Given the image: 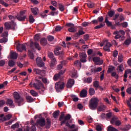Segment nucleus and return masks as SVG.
Masks as SVG:
<instances>
[{"label":"nucleus","instance_id":"f257e3e1","mask_svg":"<svg viewBox=\"0 0 131 131\" xmlns=\"http://www.w3.org/2000/svg\"><path fill=\"white\" fill-rule=\"evenodd\" d=\"M71 115L68 114L64 117L63 120L61 121L60 124L61 125H63V124H66V126L69 127L70 129H72V128H75V125L72 124L71 125L70 123H72V120L71 119Z\"/></svg>","mask_w":131,"mask_h":131},{"label":"nucleus","instance_id":"f03ea898","mask_svg":"<svg viewBox=\"0 0 131 131\" xmlns=\"http://www.w3.org/2000/svg\"><path fill=\"white\" fill-rule=\"evenodd\" d=\"M99 105V99L97 98H93L89 102V108L91 110H96Z\"/></svg>","mask_w":131,"mask_h":131},{"label":"nucleus","instance_id":"7ed1b4c3","mask_svg":"<svg viewBox=\"0 0 131 131\" xmlns=\"http://www.w3.org/2000/svg\"><path fill=\"white\" fill-rule=\"evenodd\" d=\"M35 82L33 84V88H34L35 90L37 91H39V90H41V92H45V90L42 89H45V85L42 83L41 81L36 79Z\"/></svg>","mask_w":131,"mask_h":131},{"label":"nucleus","instance_id":"20e7f679","mask_svg":"<svg viewBox=\"0 0 131 131\" xmlns=\"http://www.w3.org/2000/svg\"><path fill=\"white\" fill-rule=\"evenodd\" d=\"M13 97L15 99V103H17L18 106H21V105L23 104L22 103L24 102V99L21 97L18 92H14L13 93Z\"/></svg>","mask_w":131,"mask_h":131},{"label":"nucleus","instance_id":"39448f33","mask_svg":"<svg viewBox=\"0 0 131 131\" xmlns=\"http://www.w3.org/2000/svg\"><path fill=\"white\" fill-rule=\"evenodd\" d=\"M48 58H50V60H51V62L50 63V67L51 68H53V67H55V65H56V58H55V55H54V53L53 52H49L48 53Z\"/></svg>","mask_w":131,"mask_h":131},{"label":"nucleus","instance_id":"423d86ee","mask_svg":"<svg viewBox=\"0 0 131 131\" xmlns=\"http://www.w3.org/2000/svg\"><path fill=\"white\" fill-rule=\"evenodd\" d=\"M111 124H115L116 126H119L121 125V121L118 120V118L116 117H113L111 120Z\"/></svg>","mask_w":131,"mask_h":131},{"label":"nucleus","instance_id":"0eeeda50","mask_svg":"<svg viewBox=\"0 0 131 131\" xmlns=\"http://www.w3.org/2000/svg\"><path fill=\"white\" fill-rule=\"evenodd\" d=\"M65 86L64 82H57L55 83V89L57 92H60V90H63Z\"/></svg>","mask_w":131,"mask_h":131},{"label":"nucleus","instance_id":"6e6552de","mask_svg":"<svg viewBox=\"0 0 131 131\" xmlns=\"http://www.w3.org/2000/svg\"><path fill=\"white\" fill-rule=\"evenodd\" d=\"M30 47L32 50H34L35 48L38 50V51H40L41 50V48L39 46V43L35 41L34 42H31L30 43Z\"/></svg>","mask_w":131,"mask_h":131},{"label":"nucleus","instance_id":"1a4fd4ad","mask_svg":"<svg viewBox=\"0 0 131 131\" xmlns=\"http://www.w3.org/2000/svg\"><path fill=\"white\" fill-rule=\"evenodd\" d=\"M16 49L20 53H22L23 51L26 52V46H25V44L18 43L16 46Z\"/></svg>","mask_w":131,"mask_h":131},{"label":"nucleus","instance_id":"9d476101","mask_svg":"<svg viewBox=\"0 0 131 131\" xmlns=\"http://www.w3.org/2000/svg\"><path fill=\"white\" fill-rule=\"evenodd\" d=\"M93 61L96 64V65H102L104 62L99 57H93Z\"/></svg>","mask_w":131,"mask_h":131},{"label":"nucleus","instance_id":"9b49d317","mask_svg":"<svg viewBox=\"0 0 131 131\" xmlns=\"http://www.w3.org/2000/svg\"><path fill=\"white\" fill-rule=\"evenodd\" d=\"M36 62L38 67H39L40 68L45 66V62L42 61V59L41 57H37L36 59Z\"/></svg>","mask_w":131,"mask_h":131},{"label":"nucleus","instance_id":"f8f14e48","mask_svg":"<svg viewBox=\"0 0 131 131\" xmlns=\"http://www.w3.org/2000/svg\"><path fill=\"white\" fill-rule=\"evenodd\" d=\"M37 123L40 126H45V125H46V120L45 118H41L37 120Z\"/></svg>","mask_w":131,"mask_h":131},{"label":"nucleus","instance_id":"ddd939ff","mask_svg":"<svg viewBox=\"0 0 131 131\" xmlns=\"http://www.w3.org/2000/svg\"><path fill=\"white\" fill-rule=\"evenodd\" d=\"M74 85V80L72 79H70L66 84V86L68 89H71L72 86Z\"/></svg>","mask_w":131,"mask_h":131},{"label":"nucleus","instance_id":"4468645a","mask_svg":"<svg viewBox=\"0 0 131 131\" xmlns=\"http://www.w3.org/2000/svg\"><path fill=\"white\" fill-rule=\"evenodd\" d=\"M80 60L82 63H85L86 62V54L85 53H80Z\"/></svg>","mask_w":131,"mask_h":131},{"label":"nucleus","instance_id":"2eb2a0df","mask_svg":"<svg viewBox=\"0 0 131 131\" xmlns=\"http://www.w3.org/2000/svg\"><path fill=\"white\" fill-rule=\"evenodd\" d=\"M103 68H102V67H99L97 68V69H95V68H92L91 69L90 71L91 72V73H94V74H96V73H97V72H100L101 71H102Z\"/></svg>","mask_w":131,"mask_h":131},{"label":"nucleus","instance_id":"dca6fc26","mask_svg":"<svg viewBox=\"0 0 131 131\" xmlns=\"http://www.w3.org/2000/svg\"><path fill=\"white\" fill-rule=\"evenodd\" d=\"M16 18L18 20V21H21V22H23L25 21V19H26V15H21L20 14H18Z\"/></svg>","mask_w":131,"mask_h":131},{"label":"nucleus","instance_id":"f3484780","mask_svg":"<svg viewBox=\"0 0 131 131\" xmlns=\"http://www.w3.org/2000/svg\"><path fill=\"white\" fill-rule=\"evenodd\" d=\"M40 45L43 47L47 46L48 44V40L46 38H42L40 40Z\"/></svg>","mask_w":131,"mask_h":131},{"label":"nucleus","instance_id":"a211bd4d","mask_svg":"<svg viewBox=\"0 0 131 131\" xmlns=\"http://www.w3.org/2000/svg\"><path fill=\"white\" fill-rule=\"evenodd\" d=\"M88 91H86V90H85V89L82 90L80 93V97L81 98H85V97H86Z\"/></svg>","mask_w":131,"mask_h":131},{"label":"nucleus","instance_id":"6ab92c4d","mask_svg":"<svg viewBox=\"0 0 131 131\" xmlns=\"http://www.w3.org/2000/svg\"><path fill=\"white\" fill-rule=\"evenodd\" d=\"M107 108V106L105 105H100L98 108L97 110L99 112H101V111H105V110Z\"/></svg>","mask_w":131,"mask_h":131},{"label":"nucleus","instance_id":"aec40b11","mask_svg":"<svg viewBox=\"0 0 131 131\" xmlns=\"http://www.w3.org/2000/svg\"><path fill=\"white\" fill-rule=\"evenodd\" d=\"M93 81V78L92 77H89L84 79V82L85 83H92Z\"/></svg>","mask_w":131,"mask_h":131},{"label":"nucleus","instance_id":"412c9836","mask_svg":"<svg viewBox=\"0 0 131 131\" xmlns=\"http://www.w3.org/2000/svg\"><path fill=\"white\" fill-rule=\"evenodd\" d=\"M60 51H61V47H58L54 49V52L55 56H59L60 55Z\"/></svg>","mask_w":131,"mask_h":131},{"label":"nucleus","instance_id":"4be33fe9","mask_svg":"<svg viewBox=\"0 0 131 131\" xmlns=\"http://www.w3.org/2000/svg\"><path fill=\"white\" fill-rule=\"evenodd\" d=\"M18 54L16 52H13L11 54V59L12 60H17Z\"/></svg>","mask_w":131,"mask_h":131},{"label":"nucleus","instance_id":"5701e85b","mask_svg":"<svg viewBox=\"0 0 131 131\" xmlns=\"http://www.w3.org/2000/svg\"><path fill=\"white\" fill-rule=\"evenodd\" d=\"M46 123H45L46 128H50L51 127V120L49 118H47L46 119Z\"/></svg>","mask_w":131,"mask_h":131},{"label":"nucleus","instance_id":"b1692460","mask_svg":"<svg viewBox=\"0 0 131 131\" xmlns=\"http://www.w3.org/2000/svg\"><path fill=\"white\" fill-rule=\"evenodd\" d=\"M60 114V111H56L53 113V116L55 119L59 117V114Z\"/></svg>","mask_w":131,"mask_h":131},{"label":"nucleus","instance_id":"393cba45","mask_svg":"<svg viewBox=\"0 0 131 131\" xmlns=\"http://www.w3.org/2000/svg\"><path fill=\"white\" fill-rule=\"evenodd\" d=\"M107 15H108V17L112 18V17H113L114 16V15H115V11L114 10L109 11L107 12Z\"/></svg>","mask_w":131,"mask_h":131},{"label":"nucleus","instance_id":"a878e982","mask_svg":"<svg viewBox=\"0 0 131 131\" xmlns=\"http://www.w3.org/2000/svg\"><path fill=\"white\" fill-rule=\"evenodd\" d=\"M117 70L118 71H119V72H122L124 70V68L123 67V64H121L120 65H119L118 67Z\"/></svg>","mask_w":131,"mask_h":131},{"label":"nucleus","instance_id":"bb28decb","mask_svg":"<svg viewBox=\"0 0 131 131\" xmlns=\"http://www.w3.org/2000/svg\"><path fill=\"white\" fill-rule=\"evenodd\" d=\"M14 103V101L12 100V99H8L6 101V104L8 106H13V104Z\"/></svg>","mask_w":131,"mask_h":131},{"label":"nucleus","instance_id":"cd10ccee","mask_svg":"<svg viewBox=\"0 0 131 131\" xmlns=\"http://www.w3.org/2000/svg\"><path fill=\"white\" fill-rule=\"evenodd\" d=\"M33 72H34L36 74H38L39 75H40V74H41V72H42V71L38 69H34Z\"/></svg>","mask_w":131,"mask_h":131},{"label":"nucleus","instance_id":"c85d7f7f","mask_svg":"<svg viewBox=\"0 0 131 131\" xmlns=\"http://www.w3.org/2000/svg\"><path fill=\"white\" fill-rule=\"evenodd\" d=\"M5 25V28H6V29H7V30H9V29H10L11 28V27H12V26H11V24H10L8 22H6L4 24Z\"/></svg>","mask_w":131,"mask_h":131},{"label":"nucleus","instance_id":"c756f323","mask_svg":"<svg viewBox=\"0 0 131 131\" xmlns=\"http://www.w3.org/2000/svg\"><path fill=\"white\" fill-rule=\"evenodd\" d=\"M93 86H94V88H95V89H98V88L100 87V83L98 81H95L93 82Z\"/></svg>","mask_w":131,"mask_h":131},{"label":"nucleus","instance_id":"7c9ffc66","mask_svg":"<svg viewBox=\"0 0 131 131\" xmlns=\"http://www.w3.org/2000/svg\"><path fill=\"white\" fill-rule=\"evenodd\" d=\"M26 99L28 103H32V102H33V98H32L31 96H27Z\"/></svg>","mask_w":131,"mask_h":131},{"label":"nucleus","instance_id":"2f4dec72","mask_svg":"<svg viewBox=\"0 0 131 131\" xmlns=\"http://www.w3.org/2000/svg\"><path fill=\"white\" fill-rule=\"evenodd\" d=\"M85 32H83V31H81L79 30L78 32H77L75 34L76 36H79L80 35H83Z\"/></svg>","mask_w":131,"mask_h":131},{"label":"nucleus","instance_id":"473e14b6","mask_svg":"<svg viewBox=\"0 0 131 131\" xmlns=\"http://www.w3.org/2000/svg\"><path fill=\"white\" fill-rule=\"evenodd\" d=\"M64 118H65V113L64 112H62L60 116H59V121H62V120H63Z\"/></svg>","mask_w":131,"mask_h":131},{"label":"nucleus","instance_id":"72a5a7b5","mask_svg":"<svg viewBox=\"0 0 131 131\" xmlns=\"http://www.w3.org/2000/svg\"><path fill=\"white\" fill-rule=\"evenodd\" d=\"M86 5L88 6V8L93 9V8L95 7V3L93 2H89V3H86Z\"/></svg>","mask_w":131,"mask_h":131},{"label":"nucleus","instance_id":"f704fd0d","mask_svg":"<svg viewBox=\"0 0 131 131\" xmlns=\"http://www.w3.org/2000/svg\"><path fill=\"white\" fill-rule=\"evenodd\" d=\"M107 131H118V130H117L115 127L110 125L107 127Z\"/></svg>","mask_w":131,"mask_h":131},{"label":"nucleus","instance_id":"c9c22d12","mask_svg":"<svg viewBox=\"0 0 131 131\" xmlns=\"http://www.w3.org/2000/svg\"><path fill=\"white\" fill-rule=\"evenodd\" d=\"M37 11H38V8H31V11L34 15H37Z\"/></svg>","mask_w":131,"mask_h":131},{"label":"nucleus","instance_id":"e433bc0d","mask_svg":"<svg viewBox=\"0 0 131 131\" xmlns=\"http://www.w3.org/2000/svg\"><path fill=\"white\" fill-rule=\"evenodd\" d=\"M60 77L61 76H60V74H56L53 77V80L57 81V80H58Z\"/></svg>","mask_w":131,"mask_h":131},{"label":"nucleus","instance_id":"4c0bfd02","mask_svg":"<svg viewBox=\"0 0 131 131\" xmlns=\"http://www.w3.org/2000/svg\"><path fill=\"white\" fill-rule=\"evenodd\" d=\"M95 93V89L94 88H90L89 89V94L90 96H94Z\"/></svg>","mask_w":131,"mask_h":131},{"label":"nucleus","instance_id":"58836bf2","mask_svg":"<svg viewBox=\"0 0 131 131\" xmlns=\"http://www.w3.org/2000/svg\"><path fill=\"white\" fill-rule=\"evenodd\" d=\"M9 67H14L15 66V61L13 60H9L8 62Z\"/></svg>","mask_w":131,"mask_h":131},{"label":"nucleus","instance_id":"ea45409f","mask_svg":"<svg viewBox=\"0 0 131 131\" xmlns=\"http://www.w3.org/2000/svg\"><path fill=\"white\" fill-rule=\"evenodd\" d=\"M131 126L130 125H126L125 127L122 128V130L123 131H128L129 130V129L130 128Z\"/></svg>","mask_w":131,"mask_h":131},{"label":"nucleus","instance_id":"a19ab883","mask_svg":"<svg viewBox=\"0 0 131 131\" xmlns=\"http://www.w3.org/2000/svg\"><path fill=\"white\" fill-rule=\"evenodd\" d=\"M111 76H112V77H115L116 79H118L119 78L118 75H117L115 72H113L111 73Z\"/></svg>","mask_w":131,"mask_h":131},{"label":"nucleus","instance_id":"79ce46f5","mask_svg":"<svg viewBox=\"0 0 131 131\" xmlns=\"http://www.w3.org/2000/svg\"><path fill=\"white\" fill-rule=\"evenodd\" d=\"M30 94L33 96V97H37V93L34 90H31Z\"/></svg>","mask_w":131,"mask_h":131},{"label":"nucleus","instance_id":"37998d69","mask_svg":"<svg viewBox=\"0 0 131 131\" xmlns=\"http://www.w3.org/2000/svg\"><path fill=\"white\" fill-rule=\"evenodd\" d=\"M104 26H105V24H103L101 23L100 25L95 27L94 28H95V29H100V28H102V27H104Z\"/></svg>","mask_w":131,"mask_h":131},{"label":"nucleus","instance_id":"c03bdc74","mask_svg":"<svg viewBox=\"0 0 131 131\" xmlns=\"http://www.w3.org/2000/svg\"><path fill=\"white\" fill-rule=\"evenodd\" d=\"M68 31H69V32H75L76 29L74 27H72L68 29Z\"/></svg>","mask_w":131,"mask_h":131},{"label":"nucleus","instance_id":"a18cd8bd","mask_svg":"<svg viewBox=\"0 0 131 131\" xmlns=\"http://www.w3.org/2000/svg\"><path fill=\"white\" fill-rule=\"evenodd\" d=\"M118 61L119 63L122 62V61H123V56L122 55H120L118 56Z\"/></svg>","mask_w":131,"mask_h":131},{"label":"nucleus","instance_id":"49530a36","mask_svg":"<svg viewBox=\"0 0 131 131\" xmlns=\"http://www.w3.org/2000/svg\"><path fill=\"white\" fill-rule=\"evenodd\" d=\"M115 69V67H113V66H111L107 70V73H111V72H112V71H113V70H114V69Z\"/></svg>","mask_w":131,"mask_h":131},{"label":"nucleus","instance_id":"de8ad7c7","mask_svg":"<svg viewBox=\"0 0 131 131\" xmlns=\"http://www.w3.org/2000/svg\"><path fill=\"white\" fill-rule=\"evenodd\" d=\"M131 43V40L129 39H127L125 40V41L124 42V45H125L126 46H129Z\"/></svg>","mask_w":131,"mask_h":131},{"label":"nucleus","instance_id":"09e8293b","mask_svg":"<svg viewBox=\"0 0 131 131\" xmlns=\"http://www.w3.org/2000/svg\"><path fill=\"white\" fill-rule=\"evenodd\" d=\"M39 36V34H37L34 36V38L36 41H38L39 40V38H40Z\"/></svg>","mask_w":131,"mask_h":131},{"label":"nucleus","instance_id":"8fccbe9b","mask_svg":"<svg viewBox=\"0 0 131 131\" xmlns=\"http://www.w3.org/2000/svg\"><path fill=\"white\" fill-rule=\"evenodd\" d=\"M19 127V123L17 122L11 126V128H18Z\"/></svg>","mask_w":131,"mask_h":131},{"label":"nucleus","instance_id":"3c124183","mask_svg":"<svg viewBox=\"0 0 131 131\" xmlns=\"http://www.w3.org/2000/svg\"><path fill=\"white\" fill-rule=\"evenodd\" d=\"M70 128H68L67 127H64L63 128V130L64 131H78V128H75L74 129H72V130H69Z\"/></svg>","mask_w":131,"mask_h":131},{"label":"nucleus","instance_id":"603ef678","mask_svg":"<svg viewBox=\"0 0 131 131\" xmlns=\"http://www.w3.org/2000/svg\"><path fill=\"white\" fill-rule=\"evenodd\" d=\"M74 64L76 65V66H78L79 67H81V62L79 61V60H77L75 61Z\"/></svg>","mask_w":131,"mask_h":131},{"label":"nucleus","instance_id":"864d4df0","mask_svg":"<svg viewBox=\"0 0 131 131\" xmlns=\"http://www.w3.org/2000/svg\"><path fill=\"white\" fill-rule=\"evenodd\" d=\"M7 41H8V38L4 37H3V38L0 39V42L1 43H3L4 42H7Z\"/></svg>","mask_w":131,"mask_h":131},{"label":"nucleus","instance_id":"5fc2aeb1","mask_svg":"<svg viewBox=\"0 0 131 131\" xmlns=\"http://www.w3.org/2000/svg\"><path fill=\"white\" fill-rule=\"evenodd\" d=\"M47 39L48 41H53V40H54V36L49 35L47 37Z\"/></svg>","mask_w":131,"mask_h":131},{"label":"nucleus","instance_id":"6e6d98bb","mask_svg":"<svg viewBox=\"0 0 131 131\" xmlns=\"http://www.w3.org/2000/svg\"><path fill=\"white\" fill-rule=\"evenodd\" d=\"M8 17L10 19V20H12L11 23H14V21H13V20H15V19H16V18L14 16L11 15H9Z\"/></svg>","mask_w":131,"mask_h":131},{"label":"nucleus","instance_id":"4d7b16f0","mask_svg":"<svg viewBox=\"0 0 131 131\" xmlns=\"http://www.w3.org/2000/svg\"><path fill=\"white\" fill-rule=\"evenodd\" d=\"M0 4L5 6V7H9V4H7L6 2H4L3 0H0Z\"/></svg>","mask_w":131,"mask_h":131},{"label":"nucleus","instance_id":"13d9d810","mask_svg":"<svg viewBox=\"0 0 131 131\" xmlns=\"http://www.w3.org/2000/svg\"><path fill=\"white\" fill-rule=\"evenodd\" d=\"M29 19L30 23H33V22H34V18H33V16L32 15H30L29 17Z\"/></svg>","mask_w":131,"mask_h":131},{"label":"nucleus","instance_id":"bf43d9fd","mask_svg":"<svg viewBox=\"0 0 131 131\" xmlns=\"http://www.w3.org/2000/svg\"><path fill=\"white\" fill-rule=\"evenodd\" d=\"M97 20H98V22H100V23H102V22L104 21V17L99 16L98 17Z\"/></svg>","mask_w":131,"mask_h":131},{"label":"nucleus","instance_id":"052dcab7","mask_svg":"<svg viewBox=\"0 0 131 131\" xmlns=\"http://www.w3.org/2000/svg\"><path fill=\"white\" fill-rule=\"evenodd\" d=\"M118 55V51H117V50L114 51L113 53V56L114 58H116V57H117Z\"/></svg>","mask_w":131,"mask_h":131},{"label":"nucleus","instance_id":"680f3d73","mask_svg":"<svg viewBox=\"0 0 131 131\" xmlns=\"http://www.w3.org/2000/svg\"><path fill=\"white\" fill-rule=\"evenodd\" d=\"M59 9L61 12H63L65 10V9L64 8V6L61 4L59 5Z\"/></svg>","mask_w":131,"mask_h":131},{"label":"nucleus","instance_id":"e2e57ef3","mask_svg":"<svg viewBox=\"0 0 131 131\" xmlns=\"http://www.w3.org/2000/svg\"><path fill=\"white\" fill-rule=\"evenodd\" d=\"M87 121L90 123L93 122V118L91 116H88L87 117Z\"/></svg>","mask_w":131,"mask_h":131},{"label":"nucleus","instance_id":"0e129e2a","mask_svg":"<svg viewBox=\"0 0 131 131\" xmlns=\"http://www.w3.org/2000/svg\"><path fill=\"white\" fill-rule=\"evenodd\" d=\"M8 36V32H4L1 35V37H7Z\"/></svg>","mask_w":131,"mask_h":131},{"label":"nucleus","instance_id":"69168bd1","mask_svg":"<svg viewBox=\"0 0 131 131\" xmlns=\"http://www.w3.org/2000/svg\"><path fill=\"white\" fill-rule=\"evenodd\" d=\"M96 130L97 131H102V126L99 125L96 126Z\"/></svg>","mask_w":131,"mask_h":131},{"label":"nucleus","instance_id":"338daca9","mask_svg":"<svg viewBox=\"0 0 131 131\" xmlns=\"http://www.w3.org/2000/svg\"><path fill=\"white\" fill-rule=\"evenodd\" d=\"M30 129H31V131H36V127L34 125H32Z\"/></svg>","mask_w":131,"mask_h":131},{"label":"nucleus","instance_id":"774afa93","mask_svg":"<svg viewBox=\"0 0 131 131\" xmlns=\"http://www.w3.org/2000/svg\"><path fill=\"white\" fill-rule=\"evenodd\" d=\"M126 93H127L128 95H131V87H129V88L127 89Z\"/></svg>","mask_w":131,"mask_h":131}]
</instances>
